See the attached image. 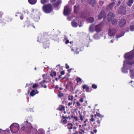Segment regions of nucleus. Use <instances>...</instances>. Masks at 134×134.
Masks as SVG:
<instances>
[{
  "mask_svg": "<svg viewBox=\"0 0 134 134\" xmlns=\"http://www.w3.org/2000/svg\"><path fill=\"white\" fill-rule=\"evenodd\" d=\"M133 2V0H129L127 3V4L129 6L131 7Z\"/></svg>",
  "mask_w": 134,
  "mask_h": 134,
  "instance_id": "23",
  "label": "nucleus"
},
{
  "mask_svg": "<svg viewBox=\"0 0 134 134\" xmlns=\"http://www.w3.org/2000/svg\"><path fill=\"white\" fill-rule=\"evenodd\" d=\"M74 13L75 14H77L79 11L80 8V5H79V4H76L74 6Z\"/></svg>",
  "mask_w": 134,
  "mask_h": 134,
  "instance_id": "14",
  "label": "nucleus"
},
{
  "mask_svg": "<svg viewBox=\"0 0 134 134\" xmlns=\"http://www.w3.org/2000/svg\"><path fill=\"white\" fill-rule=\"evenodd\" d=\"M76 104L77 105V106H81V104L80 103V102L78 101H77L76 102Z\"/></svg>",
  "mask_w": 134,
  "mask_h": 134,
  "instance_id": "49",
  "label": "nucleus"
},
{
  "mask_svg": "<svg viewBox=\"0 0 134 134\" xmlns=\"http://www.w3.org/2000/svg\"><path fill=\"white\" fill-rule=\"evenodd\" d=\"M62 1L60 0H58L56 2L53 4L54 6L55 7H58L59 4L61 3Z\"/></svg>",
  "mask_w": 134,
  "mask_h": 134,
  "instance_id": "18",
  "label": "nucleus"
},
{
  "mask_svg": "<svg viewBox=\"0 0 134 134\" xmlns=\"http://www.w3.org/2000/svg\"><path fill=\"white\" fill-rule=\"evenodd\" d=\"M76 80L77 83H81L82 82L81 79L80 77H77L76 79Z\"/></svg>",
  "mask_w": 134,
  "mask_h": 134,
  "instance_id": "31",
  "label": "nucleus"
},
{
  "mask_svg": "<svg viewBox=\"0 0 134 134\" xmlns=\"http://www.w3.org/2000/svg\"><path fill=\"white\" fill-rule=\"evenodd\" d=\"M94 116L96 119L94 124L96 125V127H99L100 126V122L103 116L97 112H96V114H95Z\"/></svg>",
  "mask_w": 134,
  "mask_h": 134,
  "instance_id": "1",
  "label": "nucleus"
},
{
  "mask_svg": "<svg viewBox=\"0 0 134 134\" xmlns=\"http://www.w3.org/2000/svg\"><path fill=\"white\" fill-rule=\"evenodd\" d=\"M74 99V97L72 95H69L68 96V100L72 101Z\"/></svg>",
  "mask_w": 134,
  "mask_h": 134,
  "instance_id": "34",
  "label": "nucleus"
},
{
  "mask_svg": "<svg viewBox=\"0 0 134 134\" xmlns=\"http://www.w3.org/2000/svg\"><path fill=\"white\" fill-rule=\"evenodd\" d=\"M24 18V16L23 15H21L20 16V19L21 20H23Z\"/></svg>",
  "mask_w": 134,
  "mask_h": 134,
  "instance_id": "56",
  "label": "nucleus"
},
{
  "mask_svg": "<svg viewBox=\"0 0 134 134\" xmlns=\"http://www.w3.org/2000/svg\"><path fill=\"white\" fill-rule=\"evenodd\" d=\"M130 29L132 31H134V25H131L130 27Z\"/></svg>",
  "mask_w": 134,
  "mask_h": 134,
  "instance_id": "46",
  "label": "nucleus"
},
{
  "mask_svg": "<svg viewBox=\"0 0 134 134\" xmlns=\"http://www.w3.org/2000/svg\"><path fill=\"white\" fill-rule=\"evenodd\" d=\"M43 46L45 48H48V44H46L44 43Z\"/></svg>",
  "mask_w": 134,
  "mask_h": 134,
  "instance_id": "40",
  "label": "nucleus"
},
{
  "mask_svg": "<svg viewBox=\"0 0 134 134\" xmlns=\"http://www.w3.org/2000/svg\"><path fill=\"white\" fill-rule=\"evenodd\" d=\"M97 132V130L96 129H94L93 130V131L91 132V134H94V133H96Z\"/></svg>",
  "mask_w": 134,
  "mask_h": 134,
  "instance_id": "43",
  "label": "nucleus"
},
{
  "mask_svg": "<svg viewBox=\"0 0 134 134\" xmlns=\"http://www.w3.org/2000/svg\"><path fill=\"white\" fill-rule=\"evenodd\" d=\"M115 32H112V33L111 34V32L110 33H109V36H114L115 34Z\"/></svg>",
  "mask_w": 134,
  "mask_h": 134,
  "instance_id": "50",
  "label": "nucleus"
},
{
  "mask_svg": "<svg viewBox=\"0 0 134 134\" xmlns=\"http://www.w3.org/2000/svg\"><path fill=\"white\" fill-rule=\"evenodd\" d=\"M82 88L83 90L86 89V91L87 92H89V87L86 85H84L82 86Z\"/></svg>",
  "mask_w": 134,
  "mask_h": 134,
  "instance_id": "20",
  "label": "nucleus"
},
{
  "mask_svg": "<svg viewBox=\"0 0 134 134\" xmlns=\"http://www.w3.org/2000/svg\"><path fill=\"white\" fill-rule=\"evenodd\" d=\"M70 118H71V120L72 121V122L73 123L77 121L78 120L77 116H75L74 114L72 115Z\"/></svg>",
  "mask_w": 134,
  "mask_h": 134,
  "instance_id": "13",
  "label": "nucleus"
},
{
  "mask_svg": "<svg viewBox=\"0 0 134 134\" xmlns=\"http://www.w3.org/2000/svg\"><path fill=\"white\" fill-rule=\"evenodd\" d=\"M125 61H124V64H123V67L122 69V72L124 73H126L127 72V71L126 70H125L124 69V67H125Z\"/></svg>",
  "mask_w": 134,
  "mask_h": 134,
  "instance_id": "33",
  "label": "nucleus"
},
{
  "mask_svg": "<svg viewBox=\"0 0 134 134\" xmlns=\"http://www.w3.org/2000/svg\"><path fill=\"white\" fill-rule=\"evenodd\" d=\"M10 130L12 132L16 133L19 130V125L16 123L12 124L10 126Z\"/></svg>",
  "mask_w": 134,
  "mask_h": 134,
  "instance_id": "3",
  "label": "nucleus"
},
{
  "mask_svg": "<svg viewBox=\"0 0 134 134\" xmlns=\"http://www.w3.org/2000/svg\"><path fill=\"white\" fill-rule=\"evenodd\" d=\"M105 16L106 15L105 14L104 11L102 10L98 15V18L99 19H101L103 17H105Z\"/></svg>",
  "mask_w": 134,
  "mask_h": 134,
  "instance_id": "11",
  "label": "nucleus"
},
{
  "mask_svg": "<svg viewBox=\"0 0 134 134\" xmlns=\"http://www.w3.org/2000/svg\"><path fill=\"white\" fill-rule=\"evenodd\" d=\"M67 127L68 128L69 130H71L72 128L73 125L71 123H69L67 124Z\"/></svg>",
  "mask_w": 134,
  "mask_h": 134,
  "instance_id": "26",
  "label": "nucleus"
},
{
  "mask_svg": "<svg viewBox=\"0 0 134 134\" xmlns=\"http://www.w3.org/2000/svg\"><path fill=\"white\" fill-rule=\"evenodd\" d=\"M66 68V69H68L69 68V66L67 64H65Z\"/></svg>",
  "mask_w": 134,
  "mask_h": 134,
  "instance_id": "54",
  "label": "nucleus"
},
{
  "mask_svg": "<svg viewBox=\"0 0 134 134\" xmlns=\"http://www.w3.org/2000/svg\"><path fill=\"white\" fill-rule=\"evenodd\" d=\"M59 110L61 111L65 110V107L64 106L61 105L59 108Z\"/></svg>",
  "mask_w": 134,
  "mask_h": 134,
  "instance_id": "29",
  "label": "nucleus"
},
{
  "mask_svg": "<svg viewBox=\"0 0 134 134\" xmlns=\"http://www.w3.org/2000/svg\"><path fill=\"white\" fill-rule=\"evenodd\" d=\"M65 72L64 71H62L60 72V73H61V75H64L65 74Z\"/></svg>",
  "mask_w": 134,
  "mask_h": 134,
  "instance_id": "55",
  "label": "nucleus"
},
{
  "mask_svg": "<svg viewBox=\"0 0 134 134\" xmlns=\"http://www.w3.org/2000/svg\"><path fill=\"white\" fill-rule=\"evenodd\" d=\"M80 15L81 18L84 19L89 16L90 13L88 11H84L81 12Z\"/></svg>",
  "mask_w": 134,
  "mask_h": 134,
  "instance_id": "6",
  "label": "nucleus"
},
{
  "mask_svg": "<svg viewBox=\"0 0 134 134\" xmlns=\"http://www.w3.org/2000/svg\"><path fill=\"white\" fill-rule=\"evenodd\" d=\"M112 1V2H111L110 4H109V8L110 7H112L114 6V4H115V1L114 0H110Z\"/></svg>",
  "mask_w": 134,
  "mask_h": 134,
  "instance_id": "30",
  "label": "nucleus"
},
{
  "mask_svg": "<svg viewBox=\"0 0 134 134\" xmlns=\"http://www.w3.org/2000/svg\"><path fill=\"white\" fill-rule=\"evenodd\" d=\"M71 24L72 26L73 27H76L78 26V24L77 23L75 22V20H73L71 22Z\"/></svg>",
  "mask_w": 134,
  "mask_h": 134,
  "instance_id": "19",
  "label": "nucleus"
},
{
  "mask_svg": "<svg viewBox=\"0 0 134 134\" xmlns=\"http://www.w3.org/2000/svg\"><path fill=\"white\" fill-rule=\"evenodd\" d=\"M99 3L100 4V5H101L103 4L104 3V2L102 1H100L99 2Z\"/></svg>",
  "mask_w": 134,
  "mask_h": 134,
  "instance_id": "60",
  "label": "nucleus"
},
{
  "mask_svg": "<svg viewBox=\"0 0 134 134\" xmlns=\"http://www.w3.org/2000/svg\"><path fill=\"white\" fill-rule=\"evenodd\" d=\"M87 2L93 7L96 4V2L95 0H87Z\"/></svg>",
  "mask_w": 134,
  "mask_h": 134,
  "instance_id": "16",
  "label": "nucleus"
},
{
  "mask_svg": "<svg viewBox=\"0 0 134 134\" xmlns=\"http://www.w3.org/2000/svg\"><path fill=\"white\" fill-rule=\"evenodd\" d=\"M74 69L73 68H71L68 70V71L69 72H70L71 71L73 70Z\"/></svg>",
  "mask_w": 134,
  "mask_h": 134,
  "instance_id": "52",
  "label": "nucleus"
},
{
  "mask_svg": "<svg viewBox=\"0 0 134 134\" xmlns=\"http://www.w3.org/2000/svg\"><path fill=\"white\" fill-rule=\"evenodd\" d=\"M56 0H50V2L51 3H52L53 2H55Z\"/></svg>",
  "mask_w": 134,
  "mask_h": 134,
  "instance_id": "57",
  "label": "nucleus"
},
{
  "mask_svg": "<svg viewBox=\"0 0 134 134\" xmlns=\"http://www.w3.org/2000/svg\"><path fill=\"white\" fill-rule=\"evenodd\" d=\"M89 30L91 32H93L94 31V30L93 27L92 25L90 26L89 27Z\"/></svg>",
  "mask_w": 134,
  "mask_h": 134,
  "instance_id": "36",
  "label": "nucleus"
},
{
  "mask_svg": "<svg viewBox=\"0 0 134 134\" xmlns=\"http://www.w3.org/2000/svg\"><path fill=\"white\" fill-rule=\"evenodd\" d=\"M91 118L90 119V120L91 121H94L95 120L94 119V115H91Z\"/></svg>",
  "mask_w": 134,
  "mask_h": 134,
  "instance_id": "38",
  "label": "nucleus"
},
{
  "mask_svg": "<svg viewBox=\"0 0 134 134\" xmlns=\"http://www.w3.org/2000/svg\"><path fill=\"white\" fill-rule=\"evenodd\" d=\"M124 33L123 32H122L121 34H119L116 36V37L117 38H119L124 35Z\"/></svg>",
  "mask_w": 134,
  "mask_h": 134,
  "instance_id": "37",
  "label": "nucleus"
},
{
  "mask_svg": "<svg viewBox=\"0 0 134 134\" xmlns=\"http://www.w3.org/2000/svg\"><path fill=\"white\" fill-rule=\"evenodd\" d=\"M78 132L77 131H75L74 133V134H78Z\"/></svg>",
  "mask_w": 134,
  "mask_h": 134,
  "instance_id": "63",
  "label": "nucleus"
},
{
  "mask_svg": "<svg viewBox=\"0 0 134 134\" xmlns=\"http://www.w3.org/2000/svg\"><path fill=\"white\" fill-rule=\"evenodd\" d=\"M58 96L60 98L63 97L64 96L63 93L60 91H58Z\"/></svg>",
  "mask_w": 134,
  "mask_h": 134,
  "instance_id": "27",
  "label": "nucleus"
},
{
  "mask_svg": "<svg viewBox=\"0 0 134 134\" xmlns=\"http://www.w3.org/2000/svg\"><path fill=\"white\" fill-rule=\"evenodd\" d=\"M42 9L44 12L47 14L52 12L53 10L52 5L50 3L44 4L42 6Z\"/></svg>",
  "mask_w": 134,
  "mask_h": 134,
  "instance_id": "2",
  "label": "nucleus"
},
{
  "mask_svg": "<svg viewBox=\"0 0 134 134\" xmlns=\"http://www.w3.org/2000/svg\"><path fill=\"white\" fill-rule=\"evenodd\" d=\"M56 75V73L55 71H53L50 74V75L52 77H53V76H55Z\"/></svg>",
  "mask_w": 134,
  "mask_h": 134,
  "instance_id": "32",
  "label": "nucleus"
},
{
  "mask_svg": "<svg viewBox=\"0 0 134 134\" xmlns=\"http://www.w3.org/2000/svg\"><path fill=\"white\" fill-rule=\"evenodd\" d=\"M114 14L112 13H109V21L114 18L115 17Z\"/></svg>",
  "mask_w": 134,
  "mask_h": 134,
  "instance_id": "22",
  "label": "nucleus"
},
{
  "mask_svg": "<svg viewBox=\"0 0 134 134\" xmlns=\"http://www.w3.org/2000/svg\"><path fill=\"white\" fill-rule=\"evenodd\" d=\"M61 77V75H58V78L59 79Z\"/></svg>",
  "mask_w": 134,
  "mask_h": 134,
  "instance_id": "61",
  "label": "nucleus"
},
{
  "mask_svg": "<svg viewBox=\"0 0 134 134\" xmlns=\"http://www.w3.org/2000/svg\"><path fill=\"white\" fill-rule=\"evenodd\" d=\"M102 27L101 25L99 24L96 25L94 28L95 31L97 33H99L102 30Z\"/></svg>",
  "mask_w": 134,
  "mask_h": 134,
  "instance_id": "9",
  "label": "nucleus"
},
{
  "mask_svg": "<svg viewBox=\"0 0 134 134\" xmlns=\"http://www.w3.org/2000/svg\"><path fill=\"white\" fill-rule=\"evenodd\" d=\"M38 85L37 83H35L33 84L32 86V88H35L38 87Z\"/></svg>",
  "mask_w": 134,
  "mask_h": 134,
  "instance_id": "45",
  "label": "nucleus"
},
{
  "mask_svg": "<svg viewBox=\"0 0 134 134\" xmlns=\"http://www.w3.org/2000/svg\"><path fill=\"white\" fill-rule=\"evenodd\" d=\"M79 118L80 119V120L81 121H82L83 120V118H84V116H83L81 113L80 112V111H79Z\"/></svg>",
  "mask_w": 134,
  "mask_h": 134,
  "instance_id": "28",
  "label": "nucleus"
},
{
  "mask_svg": "<svg viewBox=\"0 0 134 134\" xmlns=\"http://www.w3.org/2000/svg\"><path fill=\"white\" fill-rule=\"evenodd\" d=\"M78 132L79 134H82V132L81 131H79Z\"/></svg>",
  "mask_w": 134,
  "mask_h": 134,
  "instance_id": "64",
  "label": "nucleus"
},
{
  "mask_svg": "<svg viewBox=\"0 0 134 134\" xmlns=\"http://www.w3.org/2000/svg\"><path fill=\"white\" fill-rule=\"evenodd\" d=\"M49 0H41V3L43 4H44L48 2Z\"/></svg>",
  "mask_w": 134,
  "mask_h": 134,
  "instance_id": "35",
  "label": "nucleus"
},
{
  "mask_svg": "<svg viewBox=\"0 0 134 134\" xmlns=\"http://www.w3.org/2000/svg\"><path fill=\"white\" fill-rule=\"evenodd\" d=\"M72 104V102H69L68 103V106H70V105H71Z\"/></svg>",
  "mask_w": 134,
  "mask_h": 134,
  "instance_id": "58",
  "label": "nucleus"
},
{
  "mask_svg": "<svg viewBox=\"0 0 134 134\" xmlns=\"http://www.w3.org/2000/svg\"><path fill=\"white\" fill-rule=\"evenodd\" d=\"M69 42V40H68L66 41H65V43L67 44H68Z\"/></svg>",
  "mask_w": 134,
  "mask_h": 134,
  "instance_id": "59",
  "label": "nucleus"
},
{
  "mask_svg": "<svg viewBox=\"0 0 134 134\" xmlns=\"http://www.w3.org/2000/svg\"><path fill=\"white\" fill-rule=\"evenodd\" d=\"M46 75V74H44L42 75V77L44 79H46L45 77Z\"/></svg>",
  "mask_w": 134,
  "mask_h": 134,
  "instance_id": "53",
  "label": "nucleus"
},
{
  "mask_svg": "<svg viewBox=\"0 0 134 134\" xmlns=\"http://www.w3.org/2000/svg\"><path fill=\"white\" fill-rule=\"evenodd\" d=\"M126 58L129 59L127 62V63L128 66H130V68H132V65L133 64L132 59L134 57V53L131 54H128L126 55Z\"/></svg>",
  "mask_w": 134,
  "mask_h": 134,
  "instance_id": "4",
  "label": "nucleus"
},
{
  "mask_svg": "<svg viewBox=\"0 0 134 134\" xmlns=\"http://www.w3.org/2000/svg\"><path fill=\"white\" fill-rule=\"evenodd\" d=\"M111 22L112 24L114 26L116 25L118 23L117 20L116 19L112 20Z\"/></svg>",
  "mask_w": 134,
  "mask_h": 134,
  "instance_id": "25",
  "label": "nucleus"
},
{
  "mask_svg": "<svg viewBox=\"0 0 134 134\" xmlns=\"http://www.w3.org/2000/svg\"><path fill=\"white\" fill-rule=\"evenodd\" d=\"M92 87L94 89H96L97 88V86L95 84H93L92 85Z\"/></svg>",
  "mask_w": 134,
  "mask_h": 134,
  "instance_id": "41",
  "label": "nucleus"
},
{
  "mask_svg": "<svg viewBox=\"0 0 134 134\" xmlns=\"http://www.w3.org/2000/svg\"><path fill=\"white\" fill-rule=\"evenodd\" d=\"M86 20L88 23H92L94 21V19L93 17H90L87 18Z\"/></svg>",
  "mask_w": 134,
  "mask_h": 134,
  "instance_id": "21",
  "label": "nucleus"
},
{
  "mask_svg": "<svg viewBox=\"0 0 134 134\" xmlns=\"http://www.w3.org/2000/svg\"><path fill=\"white\" fill-rule=\"evenodd\" d=\"M126 13V9L124 7L123 8V11L121 13H122L123 14H125Z\"/></svg>",
  "mask_w": 134,
  "mask_h": 134,
  "instance_id": "42",
  "label": "nucleus"
},
{
  "mask_svg": "<svg viewBox=\"0 0 134 134\" xmlns=\"http://www.w3.org/2000/svg\"><path fill=\"white\" fill-rule=\"evenodd\" d=\"M79 102L81 103H82L83 101V99L82 98H80V99L79 100Z\"/></svg>",
  "mask_w": 134,
  "mask_h": 134,
  "instance_id": "48",
  "label": "nucleus"
},
{
  "mask_svg": "<svg viewBox=\"0 0 134 134\" xmlns=\"http://www.w3.org/2000/svg\"><path fill=\"white\" fill-rule=\"evenodd\" d=\"M3 15V13L2 12H0V18H2Z\"/></svg>",
  "mask_w": 134,
  "mask_h": 134,
  "instance_id": "51",
  "label": "nucleus"
},
{
  "mask_svg": "<svg viewBox=\"0 0 134 134\" xmlns=\"http://www.w3.org/2000/svg\"><path fill=\"white\" fill-rule=\"evenodd\" d=\"M47 82V81H46L45 80H44L40 82L39 83V84L41 85L42 87L46 88L47 86L45 84Z\"/></svg>",
  "mask_w": 134,
  "mask_h": 134,
  "instance_id": "12",
  "label": "nucleus"
},
{
  "mask_svg": "<svg viewBox=\"0 0 134 134\" xmlns=\"http://www.w3.org/2000/svg\"><path fill=\"white\" fill-rule=\"evenodd\" d=\"M72 88V84L71 82H68L66 85V88L69 90H71Z\"/></svg>",
  "mask_w": 134,
  "mask_h": 134,
  "instance_id": "15",
  "label": "nucleus"
},
{
  "mask_svg": "<svg viewBox=\"0 0 134 134\" xmlns=\"http://www.w3.org/2000/svg\"><path fill=\"white\" fill-rule=\"evenodd\" d=\"M126 24V21L125 19H122L120 21L119 25L120 27H122L125 26Z\"/></svg>",
  "mask_w": 134,
  "mask_h": 134,
  "instance_id": "10",
  "label": "nucleus"
},
{
  "mask_svg": "<svg viewBox=\"0 0 134 134\" xmlns=\"http://www.w3.org/2000/svg\"><path fill=\"white\" fill-rule=\"evenodd\" d=\"M93 38L95 39H97L98 38V34H95L93 36Z\"/></svg>",
  "mask_w": 134,
  "mask_h": 134,
  "instance_id": "44",
  "label": "nucleus"
},
{
  "mask_svg": "<svg viewBox=\"0 0 134 134\" xmlns=\"http://www.w3.org/2000/svg\"><path fill=\"white\" fill-rule=\"evenodd\" d=\"M71 12V10L68 5L65 6L64 8V14L65 15H69Z\"/></svg>",
  "mask_w": 134,
  "mask_h": 134,
  "instance_id": "7",
  "label": "nucleus"
},
{
  "mask_svg": "<svg viewBox=\"0 0 134 134\" xmlns=\"http://www.w3.org/2000/svg\"><path fill=\"white\" fill-rule=\"evenodd\" d=\"M29 3L31 4H34L37 2V0H28Z\"/></svg>",
  "mask_w": 134,
  "mask_h": 134,
  "instance_id": "24",
  "label": "nucleus"
},
{
  "mask_svg": "<svg viewBox=\"0 0 134 134\" xmlns=\"http://www.w3.org/2000/svg\"><path fill=\"white\" fill-rule=\"evenodd\" d=\"M38 93V92L37 90H32L30 93V96L33 97L36 94Z\"/></svg>",
  "mask_w": 134,
  "mask_h": 134,
  "instance_id": "17",
  "label": "nucleus"
},
{
  "mask_svg": "<svg viewBox=\"0 0 134 134\" xmlns=\"http://www.w3.org/2000/svg\"><path fill=\"white\" fill-rule=\"evenodd\" d=\"M75 45H72L71 47V51H73L76 54H78L79 52V49L77 48Z\"/></svg>",
  "mask_w": 134,
  "mask_h": 134,
  "instance_id": "8",
  "label": "nucleus"
},
{
  "mask_svg": "<svg viewBox=\"0 0 134 134\" xmlns=\"http://www.w3.org/2000/svg\"><path fill=\"white\" fill-rule=\"evenodd\" d=\"M42 37V36H39L37 38V41L39 42H41L42 40L41 39V38Z\"/></svg>",
  "mask_w": 134,
  "mask_h": 134,
  "instance_id": "39",
  "label": "nucleus"
},
{
  "mask_svg": "<svg viewBox=\"0 0 134 134\" xmlns=\"http://www.w3.org/2000/svg\"><path fill=\"white\" fill-rule=\"evenodd\" d=\"M22 126V127L21 128V130L23 131L26 130V128L24 126H23V125Z\"/></svg>",
  "mask_w": 134,
  "mask_h": 134,
  "instance_id": "47",
  "label": "nucleus"
},
{
  "mask_svg": "<svg viewBox=\"0 0 134 134\" xmlns=\"http://www.w3.org/2000/svg\"><path fill=\"white\" fill-rule=\"evenodd\" d=\"M82 133H84L85 132H84V130H81V131H80Z\"/></svg>",
  "mask_w": 134,
  "mask_h": 134,
  "instance_id": "62",
  "label": "nucleus"
},
{
  "mask_svg": "<svg viewBox=\"0 0 134 134\" xmlns=\"http://www.w3.org/2000/svg\"><path fill=\"white\" fill-rule=\"evenodd\" d=\"M69 115L67 116V115H64V114H62V119L60 121V122L62 124H65L67 123L68 121L67 119H68L70 120L71 119V118H70Z\"/></svg>",
  "mask_w": 134,
  "mask_h": 134,
  "instance_id": "5",
  "label": "nucleus"
}]
</instances>
